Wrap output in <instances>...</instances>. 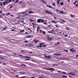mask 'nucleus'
I'll list each match as a JSON object with an SVG mask.
<instances>
[{"label": "nucleus", "mask_w": 78, "mask_h": 78, "mask_svg": "<svg viewBox=\"0 0 78 78\" xmlns=\"http://www.w3.org/2000/svg\"><path fill=\"white\" fill-rule=\"evenodd\" d=\"M45 12L47 14H51V15H52V13L50 11L47 10H45Z\"/></svg>", "instance_id": "1"}, {"label": "nucleus", "mask_w": 78, "mask_h": 78, "mask_svg": "<svg viewBox=\"0 0 78 78\" xmlns=\"http://www.w3.org/2000/svg\"><path fill=\"white\" fill-rule=\"evenodd\" d=\"M46 70H51L50 71H51V70H54V71H55V69L53 68H50L49 69V68H46Z\"/></svg>", "instance_id": "2"}, {"label": "nucleus", "mask_w": 78, "mask_h": 78, "mask_svg": "<svg viewBox=\"0 0 78 78\" xmlns=\"http://www.w3.org/2000/svg\"><path fill=\"white\" fill-rule=\"evenodd\" d=\"M27 15V12H23V15H21V16H25Z\"/></svg>", "instance_id": "3"}, {"label": "nucleus", "mask_w": 78, "mask_h": 78, "mask_svg": "<svg viewBox=\"0 0 78 78\" xmlns=\"http://www.w3.org/2000/svg\"><path fill=\"white\" fill-rule=\"evenodd\" d=\"M45 58H51V57L50 56H45Z\"/></svg>", "instance_id": "4"}, {"label": "nucleus", "mask_w": 78, "mask_h": 78, "mask_svg": "<svg viewBox=\"0 0 78 78\" xmlns=\"http://www.w3.org/2000/svg\"><path fill=\"white\" fill-rule=\"evenodd\" d=\"M15 72V71L13 69H11L10 71V73H14Z\"/></svg>", "instance_id": "5"}, {"label": "nucleus", "mask_w": 78, "mask_h": 78, "mask_svg": "<svg viewBox=\"0 0 78 78\" xmlns=\"http://www.w3.org/2000/svg\"><path fill=\"white\" fill-rule=\"evenodd\" d=\"M41 21V19H39L37 20V22L38 23H40Z\"/></svg>", "instance_id": "6"}, {"label": "nucleus", "mask_w": 78, "mask_h": 78, "mask_svg": "<svg viewBox=\"0 0 78 78\" xmlns=\"http://www.w3.org/2000/svg\"><path fill=\"white\" fill-rule=\"evenodd\" d=\"M47 39L48 41H51V38H50L49 37H47Z\"/></svg>", "instance_id": "7"}, {"label": "nucleus", "mask_w": 78, "mask_h": 78, "mask_svg": "<svg viewBox=\"0 0 78 78\" xmlns=\"http://www.w3.org/2000/svg\"><path fill=\"white\" fill-rule=\"evenodd\" d=\"M31 35H28L27 36L26 38H31Z\"/></svg>", "instance_id": "8"}, {"label": "nucleus", "mask_w": 78, "mask_h": 78, "mask_svg": "<svg viewBox=\"0 0 78 78\" xmlns=\"http://www.w3.org/2000/svg\"><path fill=\"white\" fill-rule=\"evenodd\" d=\"M55 56H61V54H54Z\"/></svg>", "instance_id": "9"}, {"label": "nucleus", "mask_w": 78, "mask_h": 78, "mask_svg": "<svg viewBox=\"0 0 78 78\" xmlns=\"http://www.w3.org/2000/svg\"><path fill=\"white\" fill-rule=\"evenodd\" d=\"M58 13H60L61 14H64V12H62V11H60V12H59Z\"/></svg>", "instance_id": "10"}, {"label": "nucleus", "mask_w": 78, "mask_h": 78, "mask_svg": "<svg viewBox=\"0 0 78 78\" xmlns=\"http://www.w3.org/2000/svg\"><path fill=\"white\" fill-rule=\"evenodd\" d=\"M70 16L72 17H75V15H72V14H70Z\"/></svg>", "instance_id": "11"}, {"label": "nucleus", "mask_w": 78, "mask_h": 78, "mask_svg": "<svg viewBox=\"0 0 78 78\" xmlns=\"http://www.w3.org/2000/svg\"><path fill=\"white\" fill-rule=\"evenodd\" d=\"M30 44H26L27 46L28 47H30Z\"/></svg>", "instance_id": "12"}, {"label": "nucleus", "mask_w": 78, "mask_h": 78, "mask_svg": "<svg viewBox=\"0 0 78 78\" xmlns=\"http://www.w3.org/2000/svg\"><path fill=\"white\" fill-rule=\"evenodd\" d=\"M46 6H47V7H48V8H52L51 7V6L48 5H46Z\"/></svg>", "instance_id": "13"}, {"label": "nucleus", "mask_w": 78, "mask_h": 78, "mask_svg": "<svg viewBox=\"0 0 78 78\" xmlns=\"http://www.w3.org/2000/svg\"><path fill=\"white\" fill-rule=\"evenodd\" d=\"M62 77L63 78H67V76H66L65 75H63L62 76Z\"/></svg>", "instance_id": "14"}, {"label": "nucleus", "mask_w": 78, "mask_h": 78, "mask_svg": "<svg viewBox=\"0 0 78 78\" xmlns=\"http://www.w3.org/2000/svg\"><path fill=\"white\" fill-rule=\"evenodd\" d=\"M60 4L61 6H63L64 5V3L63 2H60Z\"/></svg>", "instance_id": "15"}, {"label": "nucleus", "mask_w": 78, "mask_h": 78, "mask_svg": "<svg viewBox=\"0 0 78 78\" xmlns=\"http://www.w3.org/2000/svg\"><path fill=\"white\" fill-rule=\"evenodd\" d=\"M39 29H40V28H39V27H38L37 28V31H39Z\"/></svg>", "instance_id": "16"}, {"label": "nucleus", "mask_w": 78, "mask_h": 78, "mask_svg": "<svg viewBox=\"0 0 78 78\" xmlns=\"http://www.w3.org/2000/svg\"><path fill=\"white\" fill-rule=\"evenodd\" d=\"M29 14H33V12H31V11H30L29 12Z\"/></svg>", "instance_id": "17"}, {"label": "nucleus", "mask_w": 78, "mask_h": 78, "mask_svg": "<svg viewBox=\"0 0 78 78\" xmlns=\"http://www.w3.org/2000/svg\"><path fill=\"white\" fill-rule=\"evenodd\" d=\"M69 74H71V75H74V76H75V74H74V73H69Z\"/></svg>", "instance_id": "18"}, {"label": "nucleus", "mask_w": 78, "mask_h": 78, "mask_svg": "<svg viewBox=\"0 0 78 78\" xmlns=\"http://www.w3.org/2000/svg\"><path fill=\"white\" fill-rule=\"evenodd\" d=\"M52 5H53V6H55L56 5H55V2H54L53 3H52Z\"/></svg>", "instance_id": "19"}, {"label": "nucleus", "mask_w": 78, "mask_h": 78, "mask_svg": "<svg viewBox=\"0 0 78 78\" xmlns=\"http://www.w3.org/2000/svg\"><path fill=\"white\" fill-rule=\"evenodd\" d=\"M17 15H18V16H21V14L20 13H20H18L17 14Z\"/></svg>", "instance_id": "20"}, {"label": "nucleus", "mask_w": 78, "mask_h": 78, "mask_svg": "<svg viewBox=\"0 0 78 78\" xmlns=\"http://www.w3.org/2000/svg\"><path fill=\"white\" fill-rule=\"evenodd\" d=\"M76 3H78V1L76 0V1L74 3V5H75Z\"/></svg>", "instance_id": "21"}, {"label": "nucleus", "mask_w": 78, "mask_h": 78, "mask_svg": "<svg viewBox=\"0 0 78 78\" xmlns=\"http://www.w3.org/2000/svg\"><path fill=\"white\" fill-rule=\"evenodd\" d=\"M25 32V30H22L20 31V32L21 33H23V32Z\"/></svg>", "instance_id": "22"}, {"label": "nucleus", "mask_w": 78, "mask_h": 78, "mask_svg": "<svg viewBox=\"0 0 78 78\" xmlns=\"http://www.w3.org/2000/svg\"><path fill=\"white\" fill-rule=\"evenodd\" d=\"M25 58H29V59H30L31 58L30 56H25Z\"/></svg>", "instance_id": "23"}, {"label": "nucleus", "mask_w": 78, "mask_h": 78, "mask_svg": "<svg viewBox=\"0 0 78 78\" xmlns=\"http://www.w3.org/2000/svg\"><path fill=\"white\" fill-rule=\"evenodd\" d=\"M19 56H20V57H21V58H23V55H19Z\"/></svg>", "instance_id": "24"}, {"label": "nucleus", "mask_w": 78, "mask_h": 78, "mask_svg": "<svg viewBox=\"0 0 78 78\" xmlns=\"http://www.w3.org/2000/svg\"><path fill=\"white\" fill-rule=\"evenodd\" d=\"M20 14H21V16H23V12H20Z\"/></svg>", "instance_id": "25"}, {"label": "nucleus", "mask_w": 78, "mask_h": 78, "mask_svg": "<svg viewBox=\"0 0 78 78\" xmlns=\"http://www.w3.org/2000/svg\"><path fill=\"white\" fill-rule=\"evenodd\" d=\"M45 20H41V22H42V23H44V22Z\"/></svg>", "instance_id": "26"}, {"label": "nucleus", "mask_w": 78, "mask_h": 78, "mask_svg": "<svg viewBox=\"0 0 78 78\" xmlns=\"http://www.w3.org/2000/svg\"><path fill=\"white\" fill-rule=\"evenodd\" d=\"M36 72H38V73H41V72L39 71H36Z\"/></svg>", "instance_id": "27"}, {"label": "nucleus", "mask_w": 78, "mask_h": 78, "mask_svg": "<svg viewBox=\"0 0 78 78\" xmlns=\"http://www.w3.org/2000/svg\"><path fill=\"white\" fill-rule=\"evenodd\" d=\"M26 77H27V76H25L21 77L20 78H26Z\"/></svg>", "instance_id": "28"}, {"label": "nucleus", "mask_w": 78, "mask_h": 78, "mask_svg": "<svg viewBox=\"0 0 78 78\" xmlns=\"http://www.w3.org/2000/svg\"><path fill=\"white\" fill-rule=\"evenodd\" d=\"M7 28V27H5L4 28L2 29L3 30H6Z\"/></svg>", "instance_id": "29"}, {"label": "nucleus", "mask_w": 78, "mask_h": 78, "mask_svg": "<svg viewBox=\"0 0 78 78\" xmlns=\"http://www.w3.org/2000/svg\"><path fill=\"white\" fill-rule=\"evenodd\" d=\"M65 51H66V52H68L69 51L68 50L65 49Z\"/></svg>", "instance_id": "30"}, {"label": "nucleus", "mask_w": 78, "mask_h": 78, "mask_svg": "<svg viewBox=\"0 0 78 78\" xmlns=\"http://www.w3.org/2000/svg\"><path fill=\"white\" fill-rule=\"evenodd\" d=\"M43 2L44 3H47V2L45 1H43Z\"/></svg>", "instance_id": "31"}, {"label": "nucleus", "mask_w": 78, "mask_h": 78, "mask_svg": "<svg viewBox=\"0 0 78 78\" xmlns=\"http://www.w3.org/2000/svg\"><path fill=\"white\" fill-rule=\"evenodd\" d=\"M5 3V4H6V3H8V1H6Z\"/></svg>", "instance_id": "32"}, {"label": "nucleus", "mask_w": 78, "mask_h": 78, "mask_svg": "<svg viewBox=\"0 0 78 78\" xmlns=\"http://www.w3.org/2000/svg\"><path fill=\"white\" fill-rule=\"evenodd\" d=\"M19 0H17L15 2L16 3H18L19 2Z\"/></svg>", "instance_id": "33"}, {"label": "nucleus", "mask_w": 78, "mask_h": 78, "mask_svg": "<svg viewBox=\"0 0 78 78\" xmlns=\"http://www.w3.org/2000/svg\"><path fill=\"white\" fill-rule=\"evenodd\" d=\"M3 5H6V4L5 3V2H3Z\"/></svg>", "instance_id": "34"}, {"label": "nucleus", "mask_w": 78, "mask_h": 78, "mask_svg": "<svg viewBox=\"0 0 78 78\" xmlns=\"http://www.w3.org/2000/svg\"><path fill=\"white\" fill-rule=\"evenodd\" d=\"M44 43L40 44V45H44Z\"/></svg>", "instance_id": "35"}, {"label": "nucleus", "mask_w": 78, "mask_h": 78, "mask_svg": "<svg viewBox=\"0 0 78 78\" xmlns=\"http://www.w3.org/2000/svg\"><path fill=\"white\" fill-rule=\"evenodd\" d=\"M52 23H56V22H55V21H52Z\"/></svg>", "instance_id": "36"}, {"label": "nucleus", "mask_w": 78, "mask_h": 78, "mask_svg": "<svg viewBox=\"0 0 78 78\" xmlns=\"http://www.w3.org/2000/svg\"><path fill=\"white\" fill-rule=\"evenodd\" d=\"M0 59H3V60H4V58H2V57H0Z\"/></svg>", "instance_id": "37"}, {"label": "nucleus", "mask_w": 78, "mask_h": 78, "mask_svg": "<svg viewBox=\"0 0 78 78\" xmlns=\"http://www.w3.org/2000/svg\"><path fill=\"white\" fill-rule=\"evenodd\" d=\"M30 20L31 22H34V21L32 20Z\"/></svg>", "instance_id": "38"}, {"label": "nucleus", "mask_w": 78, "mask_h": 78, "mask_svg": "<svg viewBox=\"0 0 78 78\" xmlns=\"http://www.w3.org/2000/svg\"><path fill=\"white\" fill-rule=\"evenodd\" d=\"M12 7H13V5H12L10 7V9H11V8H12Z\"/></svg>", "instance_id": "39"}, {"label": "nucleus", "mask_w": 78, "mask_h": 78, "mask_svg": "<svg viewBox=\"0 0 78 78\" xmlns=\"http://www.w3.org/2000/svg\"><path fill=\"white\" fill-rule=\"evenodd\" d=\"M0 5L1 6H3V4L2 2H1L0 3Z\"/></svg>", "instance_id": "40"}, {"label": "nucleus", "mask_w": 78, "mask_h": 78, "mask_svg": "<svg viewBox=\"0 0 78 78\" xmlns=\"http://www.w3.org/2000/svg\"><path fill=\"white\" fill-rule=\"evenodd\" d=\"M38 42V41L37 40L35 42V44H37V43Z\"/></svg>", "instance_id": "41"}, {"label": "nucleus", "mask_w": 78, "mask_h": 78, "mask_svg": "<svg viewBox=\"0 0 78 78\" xmlns=\"http://www.w3.org/2000/svg\"><path fill=\"white\" fill-rule=\"evenodd\" d=\"M66 29L67 30H69V27H66Z\"/></svg>", "instance_id": "42"}, {"label": "nucleus", "mask_w": 78, "mask_h": 78, "mask_svg": "<svg viewBox=\"0 0 78 78\" xmlns=\"http://www.w3.org/2000/svg\"><path fill=\"white\" fill-rule=\"evenodd\" d=\"M25 60H26V61H29V60H30V59H29L28 58H27V59H25Z\"/></svg>", "instance_id": "43"}, {"label": "nucleus", "mask_w": 78, "mask_h": 78, "mask_svg": "<svg viewBox=\"0 0 78 78\" xmlns=\"http://www.w3.org/2000/svg\"><path fill=\"white\" fill-rule=\"evenodd\" d=\"M46 46H47V45H43L42 46L43 47H46Z\"/></svg>", "instance_id": "44"}, {"label": "nucleus", "mask_w": 78, "mask_h": 78, "mask_svg": "<svg viewBox=\"0 0 78 78\" xmlns=\"http://www.w3.org/2000/svg\"><path fill=\"white\" fill-rule=\"evenodd\" d=\"M43 34H45V31H43Z\"/></svg>", "instance_id": "45"}, {"label": "nucleus", "mask_w": 78, "mask_h": 78, "mask_svg": "<svg viewBox=\"0 0 78 78\" xmlns=\"http://www.w3.org/2000/svg\"><path fill=\"white\" fill-rule=\"evenodd\" d=\"M44 23V24L45 25H47V23H46V22L44 23Z\"/></svg>", "instance_id": "46"}, {"label": "nucleus", "mask_w": 78, "mask_h": 78, "mask_svg": "<svg viewBox=\"0 0 78 78\" xmlns=\"http://www.w3.org/2000/svg\"><path fill=\"white\" fill-rule=\"evenodd\" d=\"M63 74H66V72H63Z\"/></svg>", "instance_id": "47"}, {"label": "nucleus", "mask_w": 78, "mask_h": 78, "mask_svg": "<svg viewBox=\"0 0 78 78\" xmlns=\"http://www.w3.org/2000/svg\"><path fill=\"white\" fill-rule=\"evenodd\" d=\"M64 36H65V37H67V36H68V35H64Z\"/></svg>", "instance_id": "48"}, {"label": "nucleus", "mask_w": 78, "mask_h": 78, "mask_svg": "<svg viewBox=\"0 0 78 78\" xmlns=\"http://www.w3.org/2000/svg\"><path fill=\"white\" fill-rule=\"evenodd\" d=\"M73 50V48H71L70 49V51H72V50Z\"/></svg>", "instance_id": "49"}, {"label": "nucleus", "mask_w": 78, "mask_h": 78, "mask_svg": "<svg viewBox=\"0 0 78 78\" xmlns=\"http://www.w3.org/2000/svg\"><path fill=\"white\" fill-rule=\"evenodd\" d=\"M30 78H35V77L32 76V77H30Z\"/></svg>", "instance_id": "50"}, {"label": "nucleus", "mask_w": 78, "mask_h": 78, "mask_svg": "<svg viewBox=\"0 0 78 78\" xmlns=\"http://www.w3.org/2000/svg\"><path fill=\"white\" fill-rule=\"evenodd\" d=\"M3 12L2 11V10H1L0 11V13H2Z\"/></svg>", "instance_id": "51"}, {"label": "nucleus", "mask_w": 78, "mask_h": 78, "mask_svg": "<svg viewBox=\"0 0 78 78\" xmlns=\"http://www.w3.org/2000/svg\"><path fill=\"white\" fill-rule=\"evenodd\" d=\"M78 4H77L76 5V7H78Z\"/></svg>", "instance_id": "52"}, {"label": "nucleus", "mask_w": 78, "mask_h": 78, "mask_svg": "<svg viewBox=\"0 0 78 78\" xmlns=\"http://www.w3.org/2000/svg\"><path fill=\"white\" fill-rule=\"evenodd\" d=\"M32 25H36V24L34 23H32Z\"/></svg>", "instance_id": "53"}, {"label": "nucleus", "mask_w": 78, "mask_h": 78, "mask_svg": "<svg viewBox=\"0 0 78 78\" xmlns=\"http://www.w3.org/2000/svg\"><path fill=\"white\" fill-rule=\"evenodd\" d=\"M3 64L4 65H6V64L5 63H3Z\"/></svg>", "instance_id": "54"}, {"label": "nucleus", "mask_w": 78, "mask_h": 78, "mask_svg": "<svg viewBox=\"0 0 78 78\" xmlns=\"http://www.w3.org/2000/svg\"><path fill=\"white\" fill-rule=\"evenodd\" d=\"M6 14L7 15H8V14H9V15H10V13H8V14Z\"/></svg>", "instance_id": "55"}, {"label": "nucleus", "mask_w": 78, "mask_h": 78, "mask_svg": "<svg viewBox=\"0 0 78 78\" xmlns=\"http://www.w3.org/2000/svg\"><path fill=\"white\" fill-rule=\"evenodd\" d=\"M55 27H57V28H58V26H57L56 25H55Z\"/></svg>", "instance_id": "56"}, {"label": "nucleus", "mask_w": 78, "mask_h": 78, "mask_svg": "<svg viewBox=\"0 0 78 78\" xmlns=\"http://www.w3.org/2000/svg\"><path fill=\"white\" fill-rule=\"evenodd\" d=\"M33 53V52H30L28 54H31V53Z\"/></svg>", "instance_id": "57"}, {"label": "nucleus", "mask_w": 78, "mask_h": 78, "mask_svg": "<svg viewBox=\"0 0 78 78\" xmlns=\"http://www.w3.org/2000/svg\"><path fill=\"white\" fill-rule=\"evenodd\" d=\"M53 66H58V64H56V65L54 64Z\"/></svg>", "instance_id": "58"}, {"label": "nucleus", "mask_w": 78, "mask_h": 78, "mask_svg": "<svg viewBox=\"0 0 78 78\" xmlns=\"http://www.w3.org/2000/svg\"><path fill=\"white\" fill-rule=\"evenodd\" d=\"M57 72L58 73H61V72L59 71H58Z\"/></svg>", "instance_id": "59"}, {"label": "nucleus", "mask_w": 78, "mask_h": 78, "mask_svg": "<svg viewBox=\"0 0 78 78\" xmlns=\"http://www.w3.org/2000/svg\"><path fill=\"white\" fill-rule=\"evenodd\" d=\"M40 33H42V31L41 30H40Z\"/></svg>", "instance_id": "60"}, {"label": "nucleus", "mask_w": 78, "mask_h": 78, "mask_svg": "<svg viewBox=\"0 0 78 78\" xmlns=\"http://www.w3.org/2000/svg\"><path fill=\"white\" fill-rule=\"evenodd\" d=\"M14 21L15 22H17V20H16V19H15L14 20Z\"/></svg>", "instance_id": "61"}, {"label": "nucleus", "mask_w": 78, "mask_h": 78, "mask_svg": "<svg viewBox=\"0 0 78 78\" xmlns=\"http://www.w3.org/2000/svg\"><path fill=\"white\" fill-rule=\"evenodd\" d=\"M11 17H13L14 16V15H11Z\"/></svg>", "instance_id": "62"}, {"label": "nucleus", "mask_w": 78, "mask_h": 78, "mask_svg": "<svg viewBox=\"0 0 78 78\" xmlns=\"http://www.w3.org/2000/svg\"><path fill=\"white\" fill-rule=\"evenodd\" d=\"M75 51V50H73V51H72V52H74V51Z\"/></svg>", "instance_id": "63"}, {"label": "nucleus", "mask_w": 78, "mask_h": 78, "mask_svg": "<svg viewBox=\"0 0 78 78\" xmlns=\"http://www.w3.org/2000/svg\"><path fill=\"white\" fill-rule=\"evenodd\" d=\"M15 1V0H12V2H14Z\"/></svg>", "instance_id": "64"}]
</instances>
